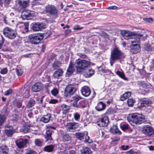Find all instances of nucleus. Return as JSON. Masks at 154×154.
I'll list each match as a JSON object with an SVG mask.
<instances>
[{
	"mask_svg": "<svg viewBox=\"0 0 154 154\" xmlns=\"http://www.w3.org/2000/svg\"><path fill=\"white\" fill-rule=\"evenodd\" d=\"M121 34L126 39H132L131 42L139 43L140 39L142 35L139 33H135L134 32L123 30L121 31Z\"/></svg>",
	"mask_w": 154,
	"mask_h": 154,
	"instance_id": "f257e3e1",
	"label": "nucleus"
},
{
	"mask_svg": "<svg viewBox=\"0 0 154 154\" xmlns=\"http://www.w3.org/2000/svg\"><path fill=\"white\" fill-rule=\"evenodd\" d=\"M91 63L88 61L84 60H77L75 62V67L76 72L82 73L90 66Z\"/></svg>",
	"mask_w": 154,
	"mask_h": 154,
	"instance_id": "f03ea898",
	"label": "nucleus"
},
{
	"mask_svg": "<svg viewBox=\"0 0 154 154\" xmlns=\"http://www.w3.org/2000/svg\"><path fill=\"white\" fill-rule=\"evenodd\" d=\"M144 119L143 116L136 113H131L127 117L128 121L133 126L134 125V124H141L144 121Z\"/></svg>",
	"mask_w": 154,
	"mask_h": 154,
	"instance_id": "7ed1b4c3",
	"label": "nucleus"
},
{
	"mask_svg": "<svg viewBox=\"0 0 154 154\" xmlns=\"http://www.w3.org/2000/svg\"><path fill=\"white\" fill-rule=\"evenodd\" d=\"M125 57V56L117 48H114L111 51L110 58L111 65L112 66L116 61Z\"/></svg>",
	"mask_w": 154,
	"mask_h": 154,
	"instance_id": "20e7f679",
	"label": "nucleus"
},
{
	"mask_svg": "<svg viewBox=\"0 0 154 154\" xmlns=\"http://www.w3.org/2000/svg\"><path fill=\"white\" fill-rule=\"evenodd\" d=\"M82 99V97L78 95H75L72 98L71 104L72 106L77 108H84L85 106V100H81L79 103L78 101Z\"/></svg>",
	"mask_w": 154,
	"mask_h": 154,
	"instance_id": "39448f33",
	"label": "nucleus"
},
{
	"mask_svg": "<svg viewBox=\"0 0 154 154\" xmlns=\"http://www.w3.org/2000/svg\"><path fill=\"white\" fill-rule=\"evenodd\" d=\"M29 41L31 44L36 45L43 38V35L41 33L31 34L29 36Z\"/></svg>",
	"mask_w": 154,
	"mask_h": 154,
	"instance_id": "423d86ee",
	"label": "nucleus"
},
{
	"mask_svg": "<svg viewBox=\"0 0 154 154\" xmlns=\"http://www.w3.org/2000/svg\"><path fill=\"white\" fill-rule=\"evenodd\" d=\"M3 32L6 37L10 39H14L16 36L15 32L11 29L8 27L3 29Z\"/></svg>",
	"mask_w": 154,
	"mask_h": 154,
	"instance_id": "0eeeda50",
	"label": "nucleus"
},
{
	"mask_svg": "<svg viewBox=\"0 0 154 154\" xmlns=\"http://www.w3.org/2000/svg\"><path fill=\"white\" fill-rule=\"evenodd\" d=\"M45 11L53 17L56 18L58 16V11L54 5H48L45 8Z\"/></svg>",
	"mask_w": 154,
	"mask_h": 154,
	"instance_id": "6e6552de",
	"label": "nucleus"
},
{
	"mask_svg": "<svg viewBox=\"0 0 154 154\" xmlns=\"http://www.w3.org/2000/svg\"><path fill=\"white\" fill-rule=\"evenodd\" d=\"M34 15L35 13L34 11L26 10L22 12L21 17L23 20H29L31 19Z\"/></svg>",
	"mask_w": 154,
	"mask_h": 154,
	"instance_id": "1a4fd4ad",
	"label": "nucleus"
},
{
	"mask_svg": "<svg viewBox=\"0 0 154 154\" xmlns=\"http://www.w3.org/2000/svg\"><path fill=\"white\" fill-rule=\"evenodd\" d=\"M142 132L144 134L153 137L154 131L152 128L149 125L144 126L142 128Z\"/></svg>",
	"mask_w": 154,
	"mask_h": 154,
	"instance_id": "9d476101",
	"label": "nucleus"
},
{
	"mask_svg": "<svg viewBox=\"0 0 154 154\" xmlns=\"http://www.w3.org/2000/svg\"><path fill=\"white\" fill-rule=\"evenodd\" d=\"M79 127L78 124L75 122L67 123L66 126V129L69 131L73 132Z\"/></svg>",
	"mask_w": 154,
	"mask_h": 154,
	"instance_id": "9b49d317",
	"label": "nucleus"
},
{
	"mask_svg": "<svg viewBox=\"0 0 154 154\" xmlns=\"http://www.w3.org/2000/svg\"><path fill=\"white\" fill-rule=\"evenodd\" d=\"M46 27V25L45 23H37L33 24L32 29L34 31H38L45 29Z\"/></svg>",
	"mask_w": 154,
	"mask_h": 154,
	"instance_id": "f8f14e48",
	"label": "nucleus"
},
{
	"mask_svg": "<svg viewBox=\"0 0 154 154\" xmlns=\"http://www.w3.org/2000/svg\"><path fill=\"white\" fill-rule=\"evenodd\" d=\"M76 88L71 85H68L65 89V94L67 96L72 95L75 92Z\"/></svg>",
	"mask_w": 154,
	"mask_h": 154,
	"instance_id": "ddd939ff",
	"label": "nucleus"
},
{
	"mask_svg": "<svg viewBox=\"0 0 154 154\" xmlns=\"http://www.w3.org/2000/svg\"><path fill=\"white\" fill-rule=\"evenodd\" d=\"M139 43L131 42L130 51L133 54H136L140 50V48Z\"/></svg>",
	"mask_w": 154,
	"mask_h": 154,
	"instance_id": "4468645a",
	"label": "nucleus"
},
{
	"mask_svg": "<svg viewBox=\"0 0 154 154\" xmlns=\"http://www.w3.org/2000/svg\"><path fill=\"white\" fill-rule=\"evenodd\" d=\"M109 120L108 117L105 116L101 118L97 122L98 126L100 127H104L106 126L109 123Z\"/></svg>",
	"mask_w": 154,
	"mask_h": 154,
	"instance_id": "2eb2a0df",
	"label": "nucleus"
},
{
	"mask_svg": "<svg viewBox=\"0 0 154 154\" xmlns=\"http://www.w3.org/2000/svg\"><path fill=\"white\" fill-rule=\"evenodd\" d=\"M74 66H75V64H74L72 61H70L69 67L66 74V76L69 77L72 74L74 70Z\"/></svg>",
	"mask_w": 154,
	"mask_h": 154,
	"instance_id": "dca6fc26",
	"label": "nucleus"
},
{
	"mask_svg": "<svg viewBox=\"0 0 154 154\" xmlns=\"http://www.w3.org/2000/svg\"><path fill=\"white\" fill-rule=\"evenodd\" d=\"M28 140L26 139H20L16 140V143L19 148H22L26 144Z\"/></svg>",
	"mask_w": 154,
	"mask_h": 154,
	"instance_id": "f3484780",
	"label": "nucleus"
},
{
	"mask_svg": "<svg viewBox=\"0 0 154 154\" xmlns=\"http://www.w3.org/2000/svg\"><path fill=\"white\" fill-rule=\"evenodd\" d=\"M43 88V85L41 83H37L32 86V90L33 92H37L42 89Z\"/></svg>",
	"mask_w": 154,
	"mask_h": 154,
	"instance_id": "a211bd4d",
	"label": "nucleus"
},
{
	"mask_svg": "<svg viewBox=\"0 0 154 154\" xmlns=\"http://www.w3.org/2000/svg\"><path fill=\"white\" fill-rule=\"evenodd\" d=\"M81 92L82 95L85 97L88 96L91 93L89 88L87 86L83 87L81 90Z\"/></svg>",
	"mask_w": 154,
	"mask_h": 154,
	"instance_id": "6ab92c4d",
	"label": "nucleus"
},
{
	"mask_svg": "<svg viewBox=\"0 0 154 154\" xmlns=\"http://www.w3.org/2000/svg\"><path fill=\"white\" fill-rule=\"evenodd\" d=\"M63 72V69L59 68L54 72L53 77L55 79H59L62 76Z\"/></svg>",
	"mask_w": 154,
	"mask_h": 154,
	"instance_id": "aec40b11",
	"label": "nucleus"
},
{
	"mask_svg": "<svg viewBox=\"0 0 154 154\" xmlns=\"http://www.w3.org/2000/svg\"><path fill=\"white\" fill-rule=\"evenodd\" d=\"M7 128L5 130V132L8 136H11L15 132V130L12 127L8 125L7 126Z\"/></svg>",
	"mask_w": 154,
	"mask_h": 154,
	"instance_id": "412c9836",
	"label": "nucleus"
},
{
	"mask_svg": "<svg viewBox=\"0 0 154 154\" xmlns=\"http://www.w3.org/2000/svg\"><path fill=\"white\" fill-rule=\"evenodd\" d=\"M106 107V104L100 101L98 103L95 108L98 111H100L104 110L105 109Z\"/></svg>",
	"mask_w": 154,
	"mask_h": 154,
	"instance_id": "4be33fe9",
	"label": "nucleus"
},
{
	"mask_svg": "<svg viewBox=\"0 0 154 154\" xmlns=\"http://www.w3.org/2000/svg\"><path fill=\"white\" fill-rule=\"evenodd\" d=\"M53 132L52 131L50 130L46 131L45 135V137L46 139V142H50L52 140L51 135Z\"/></svg>",
	"mask_w": 154,
	"mask_h": 154,
	"instance_id": "5701e85b",
	"label": "nucleus"
},
{
	"mask_svg": "<svg viewBox=\"0 0 154 154\" xmlns=\"http://www.w3.org/2000/svg\"><path fill=\"white\" fill-rule=\"evenodd\" d=\"M152 102L149 99H145L142 101L140 105L138 106L139 108H142L148 106L152 103Z\"/></svg>",
	"mask_w": 154,
	"mask_h": 154,
	"instance_id": "b1692460",
	"label": "nucleus"
},
{
	"mask_svg": "<svg viewBox=\"0 0 154 154\" xmlns=\"http://www.w3.org/2000/svg\"><path fill=\"white\" fill-rule=\"evenodd\" d=\"M88 132L87 131H84L83 133L76 132L75 135L76 137L80 140H82L84 138V136L85 135H88Z\"/></svg>",
	"mask_w": 154,
	"mask_h": 154,
	"instance_id": "393cba45",
	"label": "nucleus"
},
{
	"mask_svg": "<svg viewBox=\"0 0 154 154\" xmlns=\"http://www.w3.org/2000/svg\"><path fill=\"white\" fill-rule=\"evenodd\" d=\"M110 131L113 134H117L120 135L122 134L121 131L118 129L117 126L113 125L110 128Z\"/></svg>",
	"mask_w": 154,
	"mask_h": 154,
	"instance_id": "a878e982",
	"label": "nucleus"
},
{
	"mask_svg": "<svg viewBox=\"0 0 154 154\" xmlns=\"http://www.w3.org/2000/svg\"><path fill=\"white\" fill-rule=\"evenodd\" d=\"M51 118V115L50 114H48L44 115L41 119V121L43 122L47 123L48 122Z\"/></svg>",
	"mask_w": 154,
	"mask_h": 154,
	"instance_id": "bb28decb",
	"label": "nucleus"
},
{
	"mask_svg": "<svg viewBox=\"0 0 154 154\" xmlns=\"http://www.w3.org/2000/svg\"><path fill=\"white\" fill-rule=\"evenodd\" d=\"M0 151L2 154H8V147L5 145H2L0 147Z\"/></svg>",
	"mask_w": 154,
	"mask_h": 154,
	"instance_id": "cd10ccee",
	"label": "nucleus"
},
{
	"mask_svg": "<svg viewBox=\"0 0 154 154\" xmlns=\"http://www.w3.org/2000/svg\"><path fill=\"white\" fill-rule=\"evenodd\" d=\"M54 148V146L53 145H48L44 147V150L48 152H51L53 150Z\"/></svg>",
	"mask_w": 154,
	"mask_h": 154,
	"instance_id": "c85d7f7f",
	"label": "nucleus"
},
{
	"mask_svg": "<svg viewBox=\"0 0 154 154\" xmlns=\"http://www.w3.org/2000/svg\"><path fill=\"white\" fill-rule=\"evenodd\" d=\"M131 95V93L130 92H128L124 93L120 97V100L122 101H124L126 99L129 97Z\"/></svg>",
	"mask_w": 154,
	"mask_h": 154,
	"instance_id": "c756f323",
	"label": "nucleus"
},
{
	"mask_svg": "<svg viewBox=\"0 0 154 154\" xmlns=\"http://www.w3.org/2000/svg\"><path fill=\"white\" fill-rule=\"evenodd\" d=\"M82 154H91V151L88 148L84 147L81 150Z\"/></svg>",
	"mask_w": 154,
	"mask_h": 154,
	"instance_id": "7c9ffc66",
	"label": "nucleus"
},
{
	"mask_svg": "<svg viewBox=\"0 0 154 154\" xmlns=\"http://www.w3.org/2000/svg\"><path fill=\"white\" fill-rule=\"evenodd\" d=\"M19 1L18 2L19 5L23 8H25L27 7L28 5V2L27 1L24 0H19Z\"/></svg>",
	"mask_w": 154,
	"mask_h": 154,
	"instance_id": "2f4dec72",
	"label": "nucleus"
},
{
	"mask_svg": "<svg viewBox=\"0 0 154 154\" xmlns=\"http://www.w3.org/2000/svg\"><path fill=\"white\" fill-rule=\"evenodd\" d=\"M62 139L63 142L71 140V137L69 134L65 133L62 135Z\"/></svg>",
	"mask_w": 154,
	"mask_h": 154,
	"instance_id": "473e14b6",
	"label": "nucleus"
},
{
	"mask_svg": "<svg viewBox=\"0 0 154 154\" xmlns=\"http://www.w3.org/2000/svg\"><path fill=\"white\" fill-rule=\"evenodd\" d=\"M94 73V71L92 69H90L88 71L86 72L84 74V75L86 77H89L93 75Z\"/></svg>",
	"mask_w": 154,
	"mask_h": 154,
	"instance_id": "72a5a7b5",
	"label": "nucleus"
},
{
	"mask_svg": "<svg viewBox=\"0 0 154 154\" xmlns=\"http://www.w3.org/2000/svg\"><path fill=\"white\" fill-rule=\"evenodd\" d=\"M62 108V110L64 113H66L69 109V106L65 104H63L61 105Z\"/></svg>",
	"mask_w": 154,
	"mask_h": 154,
	"instance_id": "f704fd0d",
	"label": "nucleus"
},
{
	"mask_svg": "<svg viewBox=\"0 0 154 154\" xmlns=\"http://www.w3.org/2000/svg\"><path fill=\"white\" fill-rule=\"evenodd\" d=\"M23 132L25 133H26L29 132H31L32 133H34L32 129L30 127H24L23 129Z\"/></svg>",
	"mask_w": 154,
	"mask_h": 154,
	"instance_id": "c9c22d12",
	"label": "nucleus"
},
{
	"mask_svg": "<svg viewBox=\"0 0 154 154\" xmlns=\"http://www.w3.org/2000/svg\"><path fill=\"white\" fill-rule=\"evenodd\" d=\"M35 103V101L34 100H30L29 101L27 106L28 108H31L34 105Z\"/></svg>",
	"mask_w": 154,
	"mask_h": 154,
	"instance_id": "e433bc0d",
	"label": "nucleus"
},
{
	"mask_svg": "<svg viewBox=\"0 0 154 154\" xmlns=\"http://www.w3.org/2000/svg\"><path fill=\"white\" fill-rule=\"evenodd\" d=\"M5 120V116L3 115H0V128H2V125L3 124Z\"/></svg>",
	"mask_w": 154,
	"mask_h": 154,
	"instance_id": "4c0bfd02",
	"label": "nucleus"
},
{
	"mask_svg": "<svg viewBox=\"0 0 154 154\" xmlns=\"http://www.w3.org/2000/svg\"><path fill=\"white\" fill-rule=\"evenodd\" d=\"M62 63L60 61H55L53 64V66L54 68H56L57 67H59L61 66Z\"/></svg>",
	"mask_w": 154,
	"mask_h": 154,
	"instance_id": "58836bf2",
	"label": "nucleus"
},
{
	"mask_svg": "<svg viewBox=\"0 0 154 154\" xmlns=\"http://www.w3.org/2000/svg\"><path fill=\"white\" fill-rule=\"evenodd\" d=\"M116 73L117 75H119L121 78L123 79L126 80V78L125 77L124 73L123 72H120L119 71H117L116 72Z\"/></svg>",
	"mask_w": 154,
	"mask_h": 154,
	"instance_id": "ea45409f",
	"label": "nucleus"
},
{
	"mask_svg": "<svg viewBox=\"0 0 154 154\" xmlns=\"http://www.w3.org/2000/svg\"><path fill=\"white\" fill-rule=\"evenodd\" d=\"M134 102L135 100L133 99L130 98L128 99L127 100V103L129 106H133Z\"/></svg>",
	"mask_w": 154,
	"mask_h": 154,
	"instance_id": "a19ab883",
	"label": "nucleus"
},
{
	"mask_svg": "<svg viewBox=\"0 0 154 154\" xmlns=\"http://www.w3.org/2000/svg\"><path fill=\"white\" fill-rule=\"evenodd\" d=\"M74 118L76 121L78 120L80 118V115L77 112H75L73 114Z\"/></svg>",
	"mask_w": 154,
	"mask_h": 154,
	"instance_id": "79ce46f5",
	"label": "nucleus"
},
{
	"mask_svg": "<svg viewBox=\"0 0 154 154\" xmlns=\"http://www.w3.org/2000/svg\"><path fill=\"white\" fill-rule=\"evenodd\" d=\"M35 144L38 146H41L42 145V141L38 139H36L35 140Z\"/></svg>",
	"mask_w": 154,
	"mask_h": 154,
	"instance_id": "37998d69",
	"label": "nucleus"
},
{
	"mask_svg": "<svg viewBox=\"0 0 154 154\" xmlns=\"http://www.w3.org/2000/svg\"><path fill=\"white\" fill-rule=\"evenodd\" d=\"M29 23H22L21 26L24 29L26 32H27L28 30Z\"/></svg>",
	"mask_w": 154,
	"mask_h": 154,
	"instance_id": "c03bdc74",
	"label": "nucleus"
},
{
	"mask_svg": "<svg viewBox=\"0 0 154 154\" xmlns=\"http://www.w3.org/2000/svg\"><path fill=\"white\" fill-rule=\"evenodd\" d=\"M51 93L53 95L56 96L58 93V91L57 88H54L51 91Z\"/></svg>",
	"mask_w": 154,
	"mask_h": 154,
	"instance_id": "a18cd8bd",
	"label": "nucleus"
},
{
	"mask_svg": "<svg viewBox=\"0 0 154 154\" xmlns=\"http://www.w3.org/2000/svg\"><path fill=\"white\" fill-rule=\"evenodd\" d=\"M16 72L17 75L18 76H20L22 74L23 72V70L22 69L17 68L16 69Z\"/></svg>",
	"mask_w": 154,
	"mask_h": 154,
	"instance_id": "49530a36",
	"label": "nucleus"
},
{
	"mask_svg": "<svg viewBox=\"0 0 154 154\" xmlns=\"http://www.w3.org/2000/svg\"><path fill=\"white\" fill-rule=\"evenodd\" d=\"M88 135L85 136V141L89 143H92L93 141L92 140L90 139V137Z\"/></svg>",
	"mask_w": 154,
	"mask_h": 154,
	"instance_id": "de8ad7c7",
	"label": "nucleus"
},
{
	"mask_svg": "<svg viewBox=\"0 0 154 154\" xmlns=\"http://www.w3.org/2000/svg\"><path fill=\"white\" fill-rule=\"evenodd\" d=\"M121 129L123 131H125L126 129H128V124H124L121 126Z\"/></svg>",
	"mask_w": 154,
	"mask_h": 154,
	"instance_id": "09e8293b",
	"label": "nucleus"
},
{
	"mask_svg": "<svg viewBox=\"0 0 154 154\" xmlns=\"http://www.w3.org/2000/svg\"><path fill=\"white\" fill-rule=\"evenodd\" d=\"M23 97H24L25 98L28 97L29 96V90H26L25 92V94H23Z\"/></svg>",
	"mask_w": 154,
	"mask_h": 154,
	"instance_id": "8fccbe9b",
	"label": "nucleus"
},
{
	"mask_svg": "<svg viewBox=\"0 0 154 154\" xmlns=\"http://www.w3.org/2000/svg\"><path fill=\"white\" fill-rule=\"evenodd\" d=\"M2 38L0 40V49L2 48V47L3 46L4 43L5 42V39L2 36Z\"/></svg>",
	"mask_w": 154,
	"mask_h": 154,
	"instance_id": "3c124183",
	"label": "nucleus"
},
{
	"mask_svg": "<svg viewBox=\"0 0 154 154\" xmlns=\"http://www.w3.org/2000/svg\"><path fill=\"white\" fill-rule=\"evenodd\" d=\"M40 3V2L39 0H35L32 2V4L33 5H38Z\"/></svg>",
	"mask_w": 154,
	"mask_h": 154,
	"instance_id": "603ef678",
	"label": "nucleus"
},
{
	"mask_svg": "<svg viewBox=\"0 0 154 154\" xmlns=\"http://www.w3.org/2000/svg\"><path fill=\"white\" fill-rule=\"evenodd\" d=\"M25 154H37V152L32 150H31L27 151Z\"/></svg>",
	"mask_w": 154,
	"mask_h": 154,
	"instance_id": "864d4df0",
	"label": "nucleus"
},
{
	"mask_svg": "<svg viewBox=\"0 0 154 154\" xmlns=\"http://www.w3.org/2000/svg\"><path fill=\"white\" fill-rule=\"evenodd\" d=\"M83 27H80L79 25H76L74 26L73 29L75 30H80L82 29Z\"/></svg>",
	"mask_w": 154,
	"mask_h": 154,
	"instance_id": "5fc2aeb1",
	"label": "nucleus"
},
{
	"mask_svg": "<svg viewBox=\"0 0 154 154\" xmlns=\"http://www.w3.org/2000/svg\"><path fill=\"white\" fill-rule=\"evenodd\" d=\"M58 102V100L56 99H52L50 100L49 102L50 103L55 104Z\"/></svg>",
	"mask_w": 154,
	"mask_h": 154,
	"instance_id": "6e6d98bb",
	"label": "nucleus"
},
{
	"mask_svg": "<svg viewBox=\"0 0 154 154\" xmlns=\"http://www.w3.org/2000/svg\"><path fill=\"white\" fill-rule=\"evenodd\" d=\"M78 55L81 57L82 58H85L87 57V56L84 54L79 53Z\"/></svg>",
	"mask_w": 154,
	"mask_h": 154,
	"instance_id": "4d7b16f0",
	"label": "nucleus"
},
{
	"mask_svg": "<svg viewBox=\"0 0 154 154\" xmlns=\"http://www.w3.org/2000/svg\"><path fill=\"white\" fill-rule=\"evenodd\" d=\"M8 71V70L6 68H5L1 70L0 73L2 74H6Z\"/></svg>",
	"mask_w": 154,
	"mask_h": 154,
	"instance_id": "13d9d810",
	"label": "nucleus"
},
{
	"mask_svg": "<svg viewBox=\"0 0 154 154\" xmlns=\"http://www.w3.org/2000/svg\"><path fill=\"white\" fill-rule=\"evenodd\" d=\"M129 147V146L128 145L125 146L122 145L121 146V148L123 150H125L127 149Z\"/></svg>",
	"mask_w": 154,
	"mask_h": 154,
	"instance_id": "bf43d9fd",
	"label": "nucleus"
},
{
	"mask_svg": "<svg viewBox=\"0 0 154 154\" xmlns=\"http://www.w3.org/2000/svg\"><path fill=\"white\" fill-rule=\"evenodd\" d=\"M12 92V91L11 90L9 89L8 91H7L5 94V95L6 96H8L9 94H11Z\"/></svg>",
	"mask_w": 154,
	"mask_h": 154,
	"instance_id": "052dcab7",
	"label": "nucleus"
},
{
	"mask_svg": "<svg viewBox=\"0 0 154 154\" xmlns=\"http://www.w3.org/2000/svg\"><path fill=\"white\" fill-rule=\"evenodd\" d=\"M145 20L146 22L149 23H151L153 21V20L152 18H146Z\"/></svg>",
	"mask_w": 154,
	"mask_h": 154,
	"instance_id": "680f3d73",
	"label": "nucleus"
},
{
	"mask_svg": "<svg viewBox=\"0 0 154 154\" xmlns=\"http://www.w3.org/2000/svg\"><path fill=\"white\" fill-rule=\"evenodd\" d=\"M71 32V30L70 29H67L65 30V35H67L69 34Z\"/></svg>",
	"mask_w": 154,
	"mask_h": 154,
	"instance_id": "e2e57ef3",
	"label": "nucleus"
},
{
	"mask_svg": "<svg viewBox=\"0 0 154 154\" xmlns=\"http://www.w3.org/2000/svg\"><path fill=\"white\" fill-rule=\"evenodd\" d=\"M9 20L6 18H4V23L7 24H9Z\"/></svg>",
	"mask_w": 154,
	"mask_h": 154,
	"instance_id": "0e129e2a",
	"label": "nucleus"
},
{
	"mask_svg": "<svg viewBox=\"0 0 154 154\" xmlns=\"http://www.w3.org/2000/svg\"><path fill=\"white\" fill-rule=\"evenodd\" d=\"M120 140V138L119 137H116L115 138H114L113 140H112V141L113 142H117L118 141H119Z\"/></svg>",
	"mask_w": 154,
	"mask_h": 154,
	"instance_id": "69168bd1",
	"label": "nucleus"
},
{
	"mask_svg": "<svg viewBox=\"0 0 154 154\" xmlns=\"http://www.w3.org/2000/svg\"><path fill=\"white\" fill-rule=\"evenodd\" d=\"M117 7L116 6H109L108 7V8L109 9H116Z\"/></svg>",
	"mask_w": 154,
	"mask_h": 154,
	"instance_id": "338daca9",
	"label": "nucleus"
},
{
	"mask_svg": "<svg viewBox=\"0 0 154 154\" xmlns=\"http://www.w3.org/2000/svg\"><path fill=\"white\" fill-rule=\"evenodd\" d=\"M151 67L153 69H154V58L152 60Z\"/></svg>",
	"mask_w": 154,
	"mask_h": 154,
	"instance_id": "774afa93",
	"label": "nucleus"
}]
</instances>
